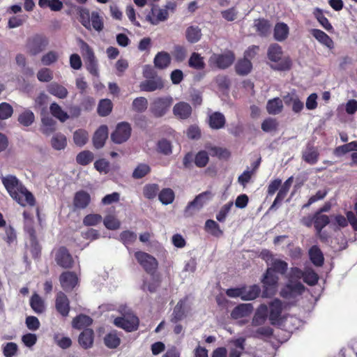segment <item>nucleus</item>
Here are the masks:
<instances>
[{
    "instance_id": "1",
    "label": "nucleus",
    "mask_w": 357,
    "mask_h": 357,
    "mask_svg": "<svg viewBox=\"0 0 357 357\" xmlns=\"http://www.w3.org/2000/svg\"><path fill=\"white\" fill-rule=\"evenodd\" d=\"M1 182L10 196L22 206L29 205L33 206L36 199L33 195L29 191L22 183L13 175H7L1 177Z\"/></svg>"
},
{
    "instance_id": "51",
    "label": "nucleus",
    "mask_w": 357,
    "mask_h": 357,
    "mask_svg": "<svg viewBox=\"0 0 357 357\" xmlns=\"http://www.w3.org/2000/svg\"><path fill=\"white\" fill-rule=\"evenodd\" d=\"M80 23L86 29H91V14L86 8L77 7Z\"/></svg>"
},
{
    "instance_id": "9",
    "label": "nucleus",
    "mask_w": 357,
    "mask_h": 357,
    "mask_svg": "<svg viewBox=\"0 0 357 357\" xmlns=\"http://www.w3.org/2000/svg\"><path fill=\"white\" fill-rule=\"evenodd\" d=\"M54 259L59 266L65 269L72 268L75 264L72 255L65 246H61L55 250Z\"/></svg>"
},
{
    "instance_id": "24",
    "label": "nucleus",
    "mask_w": 357,
    "mask_h": 357,
    "mask_svg": "<svg viewBox=\"0 0 357 357\" xmlns=\"http://www.w3.org/2000/svg\"><path fill=\"white\" fill-rule=\"evenodd\" d=\"M94 332L91 328H85L79 335L78 342L84 349L91 348L93 345Z\"/></svg>"
},
{
    "instance_id": "62",
    "label": "nucleus",
    "mask_w": 357,
    "mask_h": 357,
    "mask_svg": "<svg viewBox=\"0 0 357 357\" xmlns=\"http://www.w3.org/2000/svg\"><path fill=\"white\" fill-rule=\"evenodd\" d=\"M208 160V155L206 151H200L195 156V164L198 167H206Z\"/></svg>"
},
{
    "instance_id": "31",
    "label": "nucleus",
    "mask_w": 357,
    "mask_h": 357,
    "mask_svg": "<svg viewBox=\"0 0 357 357\" xmlns=\"http://www.w3.org/2000/svg\"><path fill=\"white\" fill-rule=\"evenodd\" d=\"M319 156V153L317 149L313 146L308 145L306 150L303 152L302 158L305 162L314 165L317 162Z\"/></svg>"
},
{
    "instance_id": "50",
    "label": "nucleus",
    "mask_w": 357,
    "mask_h": 357,
    "mask_svg": "<svg viewBox=\"0 0 357 357\" xmlns=\"http://www.w3.org/2000/svg\"><path fill=\"white\" fill-rule=\"evenodd\" d=\"M42 121V132L46 135H49L55 130L56 121L50 116L43 117Z\"/></svg>"
},
{
    "instance_id": "64",
    "label": "nucleus",
    "mask_w": 357,
    "mask_h": 357,
    "mask_svg": "<svg viewBox=\"0 0 357 357\" xmlns=\"http://www.w3.org/2000/svg\"><path fill=\"white\" fill-rule=\"evenodd\" d=\"M120 238L124 245H130L137 240V234L130 230H126L121 233Z\"/></svg>"
},
{
    "instance_id": "17",
    "label": "nucleus",
    "mask_w": 357,
    "mask_h": 357,
    "mask_svg": "<svg viewBox=\"0 0 357 357\" xmlns=\"http://www.w3.org/2000/svg\"><path fill=\"white\" fill-rule=\"evenodd\" d=\"M192 112V109L191 105L183 101L177 102L173 107L174 115L181 120H185L190 118Z\"/></svg>"
},
{
    "instance_id": "27",
    "label": "nucleus",
    "mask_w": 357,
    "mask_h": 357,
    "mask_svg": "<svg viewBox=\"0 0 357 357\" xmlns=\"http://www.w3.org/2000/svg\"><path fill=\"white\" fill-rule=\"evenodd\" d=\"M103 342L108 349H116L121 342L120 334L116 330L111 331L105 335Z\"/></svg>"
},
{
    "instance_id": "59",
    "label": "nucleus",
    "mask_w": 357,
    "mask_h": 357,
    "mask_svg": "<svg viewBox=\"0 0 357 357\" xmlns=\"http://www.w3.org/2000/svg\"><path fill=\"white\" fill-rule=\"evenodd\" d=\"M2 351L5 357H14L17 351L18 347L15 342H7L3 345Z\"/></svg>"
},
{
    "instance_id": "5",
    "label": "nucleus",
    "mask_w": 357,
    "mask_h": 357,
    "mask_svg": "<svg viewBox=\"0 0 357 357\" xmlns=\"http://www.w3.org/2000/svg\"><path fill=\"white\" fill-rule=\"evenodd\" d=\"M134 256L138 264L147 274L151 276L155 275L158 268V261L155 257L143 251L135 252Z\"/></svg>"
},
{
    "instance_id": "53",
    "label": "nucleus",
    "mask_w": 357,
    "mask_h": 357,
    "mask_svg": "<svg viewBox=\"0 0 357 357\" xmlns=\"http://www.w3.org/2000/svg\"><path fill=\"white\" fill-rule=\"evenodd\" d=\"M158 198L163 204H172L174 199V192L171 188H164L159 192Z\"/></svg>"
},
{
    "instance_id": "28",
    "label": "nucleus",
    "mask_w": 357,
    "mask_h": 357,
    "mask_svg": "<svg viewBox=\"0 0 357 357\" xmlns=\"http://www.w3.org/2000/svg\"><path fill=\"white\" fill-rule=\"evenodd\" d=\"M311 34L320 43L326 46L329 49H333L334 47V43L332 38L324 31L318 29H313L311 30Z\"/></svg>"
},
{
    "instance_id": "38",
    "label": "nucleus",
    "mask_w": 357,
    "mask_h": 357,
    "mask_svg": "<svg viewBox=\"0 0 357 357\" xmlns=\"http://www.w3.org/2000/svg\"><path fill=\"white\" fill-rule=\"evenodd\" d=\"M314 227L317 233H321L322 229L330 223V218L327 215L314 213Z\"/></svg>"
},
{
    "instance_id": "39",
    "label": "nucleus",
    "mask_w": 357,
    "mask_h": 357,
    "mask_svg": "<svg viewBox=\"0 0 357 357\" xmlns=\"http://www.w3.org/2000/svg\"><path fill=\"white\" fill-rule=\"evenodd\" d=\"M289 26L284 22H278L274 28V38L278 41L284 40L289 35Z\"/></svg>"
},
{
    "instance_id": "40",
    "label": "nucleus",
    "mask_w": 357,
    "mask_h": 357,
    "mask_svg": "<svg viewBox=\"0 0 357 357\" xmlns=\"http://www.w3.org/2000/svg\"><path fill=\"white\" fill-rule=\"evenodd\" d=\"M201 29L197 26H190L186 29L185 38L190 43L198 42L202 38Z\"/></svg>"
},
{
    "instance_id": "12",
    "label": "nucleus",
    "mask_w": 357,
    "mask_h": 357,
    "mask_svg": "<svg viewBox=\"0 0 357 357\" xmlns=\"http://www.w3.org/2000/svg\"><path fill=\"white\" fill-rule=\"evenodd\" d=\"M305 291V286L301 282H290L284 286L280 292L281 297L285 299L295 298Z\"/></svg>"
},
{
    "instance_id": "18",
    "label": "nucleus",
    "mask_w": 357,
    "mask_h": 357,
    "mask_svg": "<svg viewBox=\"0 0 357 357\" xmlns=\"http://www.w3.org/2000/svg\"><path fill=\"white\" fill-rule=\"evenodd\" d=\"M165 87L163 79L155 77L154 79H146L139 84V89L142 91L152 92L156 90H161Z\"/></svg>"
},
{
    "instance_id": "15",
    "label": "nucleus",
    "mask_w": 357,
    "mask_h": 357,
    "mask_svg": "<svg viewBox=\"0 0 357 357\" xmlns=\"http://www.w3.org/2000/svg\"><path fill=\"white\" fill-rule=\"evenodd\" d=\"M168 17L169 13L167 9H160L158 6L153 4L151 10L146 18L151 24L156 25L160 22L167 20Z\"/></svg>"
},
{
    "instance_id": "63",
    "label": "nucleus",
    "mask_w": 357,
    "mask_h": 357,
    "mask_svg": "<svg viewBox=\"0 0 357 357\" xmlns=\"http://www.w3.org/2000/svg\"><path fill=\"white\" fill-rule=\"evenodd\" d=\"M157 151L158 152L162 153L164 155H169L172 152V144L166 139L159 140L157 144Z\"/></svg>"
},
{
    "instance_id": "60",
    "label": "nucleus",
    "mask_w": 357,
    "mask_h": 357,
    "mask_svg": "<svg viewBox=\"0 0 357 357\" xmlns=\"http://www.w3.org/2000/svg\"><path fill=\"white\" fill-rule=\"evenodd\" d=\"M158 191L159 186L158 184H148L144 187L143 194L146 198L152 199L156 197Z\"/></svg>"
},
{
    "instance_id": "54",
    "label": "nucleus",
    "mask_w": 357,
    "mask_h": 357,
    "mask_svg": "<svg viewBox=\"0 0 357 357\" xmlns=\"http://www.w3.org/2000/svg\"><path fill=\"white\" fill-rule=\"evenodd\" d=\"M91 26L97 31H101L104 28L102 17L96 11H93L91 14Z\"/></svg>"
},
{
    "instance_id": "16",
    "label": "nucleus",
    "mask_w": 357,
    "mask_h": 357,
    "mask_svg": "<svg viewBox=\"0 0 357 357\" xmlns=\"http://www.w3.org/2000/svg\"><path fill=\"white\" fill-rule=\"evenodd\" d=\"M55 308L62 317H66L68 316L70 310V301L68 296L62 291H59L56 294Z\"/></svg>"
},
{
    "instance_id": "47",
    "label": "nucleus",
    "mask_w": 357,
    "mask_h": 357,
    "mask_svg": "<svg viewBox=\"0 0 357 357\" xmlns=\"http://www.w3.org/2000/svg\"><path fill=\"white\" fill-rule=\"evenodd\" d=\"M51 145L55 150L64 149L67 145L66 137L61 133L55 134L51 139Z\"/></svg>"
},
{
    "instance_id": "33",
    "label": "nucleus",
    "mask_w": 357,
    "mask_h": 357,
    "mask_svg": "<svg viewBox=\"0 0 357 357\" xmlns=\"http://www.w3.org/2000/svg\"><path fill=\"white\" fill-rule=\"evenodd\" d=\"M283 110L282 100L280 98H274L268 100L266 104V111L269 114L276 115L281 113Z\"/></svg>"
},
{
    "instance_id": "22",
    "label": "nucleus",
    "mask_w": 357,
    "mask_h": 357,
    "mask_svg": "<svg viewBox=\"0 0 357 357\" xmlns=\"http://www.w3.org/2000/svg\"><path fill=\"white\" fill-rule=\"evenodd\" d=\"M91 202L90 195L84 191H77L73 198V206L75 208L84 209L86 208Z\"/></svg>"
},
{
    "instance_id": "23",
    "label": "nucleus",
    "mask_w": 357,
    "mask_h": 357,
    "mask_svg": "<svg viewBox=\"0 0 357 357\" xmlns=\"http://www.w3.org/2000/svg\"><path fill=\"white\" fill-rule=\"evenodd\" d=\"M293 181H294L293 176H290L284 181L283 185L281 184L280 188L277 194V196H276L275 200L273 201V204L270 207V210L276 207V206L278 204H280L283 201V199L287 196V195L291 188Z\"/></svg>"
},
{
    "instance_id": "48",
    "label": "nucleus",
    "mask_w": 357,
    "mask_h": 357,
    "mask_svg": "<svg viewBox=\"0 0 357 357\" xmlns=\"http://www.w3.org/2000/svg\"><path fill=\"white\" fill-rule=\"evenodd\" d=\"M112 107L113 104L109 99H102L98 103V113L100 116H107L111 113Z\"/></svg>"
},
{
    "instance_id": "3",
    "label": "nucleus",
    "mask_w": 357,
    "mask_h": 357,
    "mask_svg": "<svg viewBox=\"0 0 357 357\" xmlns=\"http://www.w3.org/2000/svg\"><path fill=\"white\" fill-rule=\"evenodd\" d=\"M79 47L86 70L93 76L98 75V65L93 49L84 40L79 39Z\"/></svg>"
},
{
    "instance_id": "19",
    "label": "nucleus",
    "mask_w": 357,
    "mask_h": 357,
    "mask_svg": "<svg viewBox=\"0 0 357 357\" xmlns=\"http://www.w3.org/2000/svg\"><path fill=\"white\" fill-rule=\"evenodd\" d=\"M252 303H241L236 306L231 312V317L234 319L248 317L253 311Z\"/></svg>"
},
{
    "instance_id": "57",
    "label": "nucleus",
    "mask_w": 357,
    "mask_h": 357,
    "mask_svg": "<svg viewBox=\"0 0 357 357\" xmlns=\"http://www.w3.org/2000/svg\"><path fill=\"white\" fill-rule=\"evenodd\" d=\"M132 109L137 112L142 113L148 107V100L144 97H138L132 101Z\"/></svg>"
},
{
    "instance_id": "26",
    "label": "nucleus",
    "mask_w": 357,
    "mask_h": 357,
    "mask_svg": "<svg viewBox=\"0 0 357 357\" xmlns=\"http://www.w3.org/2000/svg\"><path fill=\"white\" fill-rule=\"evenodd\" d=\"M268 314V309L266 305L261 304L257 309L252 320L254 326H261L266 321Z\"/></svg>"
},
{
    "instance_id": "42",
    "label": "nucleus",
    "mask_w": 357,
    "mask_h": 357,
    "mask_svg": "<svg viewBox=\"0 0 357 357\" xmlns=\"http://www.w3.org/2000/svg\"><path fill=\"white\" fill-rule=\"evenodd\" d=\"M204 230L215 237H220L223 235L220 225L213 220L209 219L205 222Z\"/></svg>"
},
{
    "instance_id": "41",
    "label": "nucleus",
    "mask_w": 357,
    "mask_h": 357,
    "mask_svg": "<svg viewBox=\"0 0 357 357\" xmlns=\"http://www.w3.org/2000/svg\"><path fill=\"white\" fill-rule=\"evenodd\" d=\"M252 68L251 61L247 58L239 59L235 66V70L239 75H246L250 73Z\"/></svg>"
},
{
    "instance_id": "30",
    "label": "nucleus",
    "mask_w": 357,
    "mask_h": 357,
    "mask_svg": "<svg viewBox=\"0 0 357 357\" xmlns=\"http://www.w3.org/2000/svg\"><path fill=\"white\" fill-rule=\"evenodd\" d=\"M309 257L312 263L318 267L322 266L324 262V255L317 245L312 246L309 250Z\"/></svg>"
},
{
    "instance_id": "10",
    "label": "nucleus",
    "mask_w": 357,
    "mask_h": 357,
    "mask_svg": "<svg viewBox=\"0 0 357 357\" xmlns=\"http://www.w3.org/2000/svg\"><path fill=\"white\" fill-rule=\"evenodd\" d=\"M235 60V54L231 50H227L223 54H213L210 61L213 63L220 69H226L231 66Z\"/></svg>"
},
{
    "instance_id": "21",
    "label": "nucleus",
    "mask_w": 357,
    "mask_h": 357,
    "mask_svg": "<svg viewBox=\"0 0 357 357\" xmlns=\"http://www.w3.org/2000/svg\"><path fill=\"white\" fill-rule=\"evenodd\" d=\"M108 137V128L105 125L100 126L95 132L93 137V144L95 148L100 149L105 143Z\"/></svg>"
},
{
    "instance_id": "35",
    "label": "nucleus",
    "mask_w": 357,
    "mask_h": 357,
    "mask_svg": "<svg viewBox=\"0 0 357 357\" xmlns=\"http://www.w3.org/2000/svg\"><path fill=\"white\" fill-rule=\"evenodd\" d=\"M30 306L36 314H42L45 311V302L37 293H34L31 296Z\"/></svg>"
},
{
    "instance_id": "46",
    "label": "nucleus",
    "mask_w": 357,
    "mask_h": 357,
    "mask_svg": "<svg viewBox=\"0 0 357 357\" xmlns=\"http://www.w3.org/2000/svg\"><path fill=\"white\" fill-rule=\"evenodd\" d=\"M188 65L190 68L196 70H203L205 68L204 58L197 52H193L188 61Z\"/></svg>"
},
{
    "instance_id": "7",
    "label": "nucleus",
    "mask_w": 357,
    "mask_h": 357,
    "mask_svg": "<svg viewBox=\"0 0 357 357\" xmlns=\"http://www.w3.org/2000/svg\"><path fill=\"white\" fill-rule=\"evenodd\" d=\"M48 43V38L45 35L37 33L27 39L26 48L31 55L36 56L43 52Z\"/></svg>"
},
{
    "instance_id": "4",
    "label": "nucleus",
    "mask_w": 357,
    "mask_h": 357,
    "mask_svg": "<svg viewBox=\"0 0 357 357\" xmlns=\"http://www.w3.org/2000/svg\"><path fill=\"white\" fill-rule=\"evenodd\" d=\"M278 281L279 277L270 269H266L261 279L263 288L261 296L263 298L273 296L277 292Z\"/></svg>"
},
{
    "instance_id": "55",
    "label": "nucleus",
    "mask_w": 357,
    "mask_h": 357,
    "mask_svg": "<svg viewBox=\"0 0 357 357\" xmlns=\"http://www.w3.org/2000/svg\"><path fill=\"white\" fill-rule=\"evenodd\" d=\"M93 158V154L90 151H83L77 154L76 161L78 164L85 166L91 163Z\"/></svg>"
},
{
    "instance_id": "36",
    "label": "nucleus",
    "mask_w": 357,
    "mask_h": 357,
    "mask_svg": "<svg viewBox=\"0 0 357 357\" xmlns=\"http://www.w3.org/2000/svg\"><path fill=\"white\" fill-rule=\"evenodd\" d=\"M170 62V55L166 52H158L154 58V65L159 69L166 68L169 66Z\"/></svg>"
},
{
    "instance_id": "8",
    "label": "nucleus",
    "mask_w": 357,
    "mask_h": 357,
    "mask_svg": "<svg viewBox=\"0 0 357 357\" xmlns=\"http://www.w3.org/2000/svg\"><path fill=\"white\" fill-rule=\"evenodd\" d=\"M211 197L212 193L210 191H205L197 195L185 207L184 210L185 216H191L194 214L195 211H199Z\"/></svg>"
},
{
    "instance_id": "61",
    "label": "nucleus",
    "mask_w": 357,
    "mask_h": 357,
    "mask_svg": "<svg viewBox=\"0 0 357 357\" xmlns=\"http://www.w3.org/2000/svg\"><path fill=\"white\" fill-rule=\"evenodd\" d=\"M105 227L110 230L118 229L121 226L120 221L114 215H107L103 220Z\"/></svg>"
},
{
    "instance_id": "32",
    "label": "nucleus",
    "mask_w": 357,
    "mask_h": 357,
    "mask_svg": "<svg viewBox=\"0 0 357 357\" xmlns=\"http://www.w3.org/2000/svg\"><path fill=\"white\" fill-rule=\"evenodd\" d=\"M185 301L180 300L174 308L173 312L171 315L170 321L173 324H177L178 321L183 320L185 317V312L184 310Z\"/></svg>"
},
{
    "instance_id": "14",
    "label": "nucleus",
    "mask_w": 357,
    "mask_h": 357,
    "mask_svg": "<svg viewBox=\"0 0 357 357\" xmlns=\"http://www.w3.org/2000/svg\"><path fill=\"white\" fill-rule=\"evenodd\" d=\"M59 282L63 289L68 292L71 291L77 285L78 278L75 273L66 271L60 275Z\"/></svg>"
},
{
    "instance_id": "43",
    "label": "nucleus",
    "mask_w": 357,
    "mask_h": 357,
    "mask_svg": "<svg viewBox=\"0 0 357 357\" xmlns=\"http://www.w3.org/2000/svg\"><path fill=\"white\" fill-rule=\"evenodd\" d=\"M50 111L51 114L59 119L61 122H65L67 119H69V116L62 109L61 106L56 102H52L50 107Z\"/></svg>"
},
{
    "instance_id": "34",
    "label": "nucleus",
    "mask_w": 357,
    "mask_h": 357,
    "mask_svg": "<svg viewBox=\"0 0 357 357\" xmlns=\"http://www.w3.org/2000/svg\"><path fill=\"white\" fill-rule=\"evenodd\" d=\"M93 323V319L88 315L79 314L76 316L72 321V326L76 329H82L91 326Z\"/></svg>"
},
{
    "instance_id": "6",
    "label": "nucleus",
    "mask_w": 357,
    "mask_h": 357,
    "mask_svg": "<svg viewBox=\"0 0 357 357\" xmlns=\"http://www.w3.org/2000/svg\"><path fill=\"white\" fill-rule=\"evenodd\" d=\"M173 103L171 96L158 97L151 103L150 111L157 118L165 116Z\"/></svg>"
},
{
    "instance_id": "44",
    "label": "nucleus",
    "mask_w": 357,
    "mask_h": 357,
    "mask_svg": "<svg viewBox=\"0 0 357 357\" xmlns=\"http://www.w3.org/2000/svg\"><path fill=\"white\" fill-rule=\"evenodd\" d=\"M313 15L319 24L327 31L331 32L333 31V27L325 17L321 9L316 8L313 11Z\"/></svg>"
},
{
    "instance_id": "13",
    "label": "nucleus",
    "mask_w": 357,
    "mask_h": 357,
    "mask_svg": "<svg viewBox=\"0 0 357 357\" xmlns=\"http://www.w3.org/2000/svg\"><path fill=\"white\" fill-rule=\"evenodd\" d=\"M114 324L127 332H132L137 331L139 327V319L136 316L118 317L114 319Z\"/></svg>"
},
{
    "instance_id": "49",
    "label": "nucleus",
    "mask_w": 357,
    "mask_h": 357,
    "mask_svg": "<svg viewBox=\"0 0 357 357\" xmlns=\"http://www.w3.org/2000/svg\"><path fill=\"white\" fill-rule=\"evenodd\" d=\"M17 121L23 126L28 127L34 122L35 115L31 110L26 109L19 115Z\"/></svg>"
},
{
    "instance_id": "29",
    "label": "nucleus",
    "mask_w": 357,
    "mask_h": 357,
    "mask_svg": "<svg viewBox=\"0 0 357 357\" xmlns=\"http://www.w3.org/2000/svg\"><path fill=\"white\" fill-rule=\"evenodd\" d=\"M261 288L258 284L250 286L243 285V301H253L258 298L261 294Z\"/></svg>"
},
{
    "instance_id": "45",
    "label": "nucleus",
    "mask_w": 357,
    "mask_h": 357,
    "mask_svg": "<svg viewBox=\"0 0 357 357\" xmlns=\"http://www.w3.org/2000/svg\"><path fill=\"white\" fill-rule=\"evenodd\" d=\"M273 273H278L282 275H284L288 269V264L282 259H275L273 261L271 266L267 268Z\"/></svg>"
},
{
    "instance_id": "56",
    "label": "nucleus",
    "mask_w": 357,
    "mask_h": 357,
    "mask_svg": "<svg viewBox=\"0 0 357 357\" xmlns=\"http://www.w3.org/2000/svg\"><path fill=\"white\" fill-rule=\"evenodd\" d=\"M150 172L151 168L148 165L140 163L134 169L132 176L135 179H139L146 176Z\"/></svg>"
},
{
    "instance_id": "11",
    "label": "nucleus",
    "mask_w": 357,
    "mask_h": 357,
    "mask_svg": "<svg viewBox=\"0 0 357 357\" xmlns=\"http://www.w3.org/2000/svg\"><path fill=\"white\" fill-rule=\"evenodd\" d=\"M131 130V127L128 123L121 122L116 126L115 130L111 135V138L116 144H121L129 139Z\"/></svg>"
},
{
    "instance_id": "2",
    "label": "nucleus",
    "mask_w": 357,
    "mask_h": 357,
    "mask_svg": "<svg viewBox=\"0 0 357 357\" xmlns=\"http://www.w3.org/2000/svg\"><path fill=\"white\" fill-rule=\"evenodd\" d=\"M267 57L275 64H271V68L278 71L289 70L292 66V61L289 56H283L282 47L278 43L271 44L267 51Z\"/></svg>"
},
{
    "instance_id": "58",
    "label": "nucleus",
    "mask_w": 357,
    "mask_h": 357,
    "mask_svg": "<svg viewBox=\"0 0 357 357\" xmlns=\"http://www.w3.org/2000/svg\"><path fill=\"white\" fill-rule=\"evenodd\" d=\"M187 50L185 47L176 45L174 47L172 56L176 62H182L186 58Z\"/></svg>"
},
{
    "instance_id": "25",
    "label": "nucleus",
    "mask_w": 357,
    "mask_h": 357,
    "mask_svg": "<svg viewBox=\"0 0 357 357\" xmlns=\"http://www.w3.org/2000/svg\"><path fill=\"white\" fill-rule=\"evenodd\" d=\"M208 125L211 129L219 130L225 127L226 119L220 112H214L208 116Z\"/></svg>"
},
{
    "instance_id": "37",
    "label": "nucleus",
    "mask_w": 357,
    "mask_h": 357,
    "mask_svg": "<svg viewBox=\"0 0 357 357\" xmlns=\"http://www.w3.org/2000/svg\"><path fill=\"white\" fill-rule=\"evenodd\" d=\"M47 91L52 96L61 99L66 98L68 93L66 87L56 82L48 85Z\"/></svg>"
},
{
    "instance_id": "52",
    "label": "nucleus",
    "mask_w": 357,
    "mask_h": 357,
    "mask_svg": "<svg viewBox=\"0 0 357 357\" xmlns=\"http://www.w3.org/2000/svg\"><path fill=\"white\" fill-rule=\"evenodd\" d=\"M89 139V134L84 129H78L73 134V141L75 144L82 147L86 144Z\"/></svg>"
},
{
    "instance_id": "20",
    "label": "nucleus",
    "mask_w": 357,
    "mask_h": 357,
    "mask_svg": "<svg viewBox=\"0 0 357 357\" xmlns=\"http://www.w3.org/2000/svg\"><path fill=\"white\" fill-rule=\"evenodd\" d=\"M270 312L268 315L271 324H275L279 320L282 311V305L280 300L275 298L269 304Z\"/></svg>"
}]
</instances>
